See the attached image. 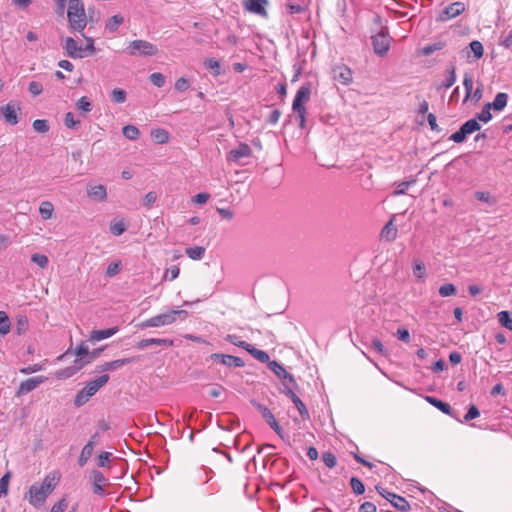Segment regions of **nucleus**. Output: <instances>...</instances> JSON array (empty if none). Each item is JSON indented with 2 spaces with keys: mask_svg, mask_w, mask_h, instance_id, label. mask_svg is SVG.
<instances>
[{
  "mask_svg": "<svg viewBox=\"0 0 512 512\" xmlns=\"http://www.w3.org/2000/svg\"><path fill=\"white\" fill-rule=\"evenodd\" d=\"M56 481L54 477L46 476L42 483H35L29 489V502L33 506H41L47 496L54 490Z\"/></svg>",
  "mask_w": 512,
  "mask_h": 512,
  "instance_id": "nucleus-1",
  "label": "nucleus"
},
{
  "mask_svg": "<svg viewBox=\"0 0 512 512\" xmlns=\"http://www.w3.org/2000/svg\"><path fill=\"white\" fill-rule=\"evenodd\" d=\"M187 315L185 310H171L145 320L140 326L142 328L167 326L173 324L178 319H186Z\"/></svg>",
  "mask_w": 512,
  "mask_h": 512,
  "instance_id": "nucleus-2",
  "label": "nucleus"
},
{
  "mask_svg": "<svg viewBox=\"0 0 512 512\" xmlns=\"http://www.w3.org/2000/svg\"><path fill=\"white\" fill-rule=\"evenodd\" d=\"M67 16L72 29L81 31L85 28L87 23L86 14L80 0H69Z\"/></svg>",
  "mask_w": 512,
  "mask_h": 512,
  "instance_id": "nucleus-3",
  "label": "nucleus"
},
{
  "mask_svg": "<svg viewBox=\"0 0 512 512\" xmlns=\"http://www.w3.org/2000/svg\"><path fill=\"white\" fill-rule=\"evenodd\" d=\"M310 94V84H304L298 89L293 100L292 109L296 114L297 119L299 120V126L301 128L305 127L306 108L304 106V103L309 101Z\"/></svg>",
  "mask_w": 512,
  "mask_h": 512,
  "instance_id": "nucleus-4",
  "label": "nucleus"
},
{
  "mask_svg": "<svg viewBox=\"0 0 512 512\" xmlns=\"http://www.w3.org/2000/svg\"><path fill=\"white\" fill-rule=\"evenodd\" d=\"M108 380L109 375L104 374L97 379L89 381L86 386L77 393L74 400L75 406L81 407L84 405L90 397L95 395L97 391L108 382Z\"/></svg>",
  "mask_w": 512,
  "mask_h": 512,
  "instance_id": "nucleus-5",
  "label": "nucleus"
},
{
  "mask_svg": "<svg viewBox=\"0 0 512 512\" xmlns=\"http://www.w3.org/2000/svg\"><path fill=\"white\" fill-rule=\"evenodd\" d=\"M372 46L377 55H385L390 48L391 37L389 36L387 27L381 29L371 36Z\"/></svg>",
  "mask_w": 512,
  "mask_h": 512,
  "instance_id": "nucleus-6",
  "label": "nucleus"
},
{
  "mask_svg": "<svg viewBox=\"0 0 512 512\" xmlns=\"http://www.w3.org/2000/svg\"><path fill=\"white\" fill-rule=\"evenodd\" d=\"M252 155V149L246 143H240L236 148L231 149L227 156L226 160L229 163L241 164L244 165L247 163V159H249Z\"/></svg>",
  "mask_w": 512,
  "mask_h": 512,
  "instance_id": "nucleus-7",
  "label": "nucleus"
},
{
  "mask_svg": "<svg viewBox=\"0 0 512 512\" xmlns=\"http://www.w3.org/2000/svg\"><path fill=\"white\" fill-rule=\"evenodd\" d=\"M480 129L481 126L477 119H469L468 121L461 125L458 131H456L449 137V140L455 143H462L465 141L467 135L479 131Z\"/></svg>",
  "mask_w": 512,
  "mask_h": 512,
  "instance_id": "nucleus-8",
  "label": "nucleus"
},
{
  "mask_svg": "<svg viewBox=\"0 0 512 512\" xmlns=\"http://www.w3.org/2000/svg\"><path fill=\"white\" fill-rule=\"evenodd\" d=\"M65 49L67 54L72 58H83L93 51V41L88 39L85 47L78 46L72 38H67L65 41Z\"/></svg>",
  "mask_w": 512,
  "mask_h": 512,
  "instance_id": "nucleus-9",
  "label": "nucleus"
},
{
  "mask_svg": "<svg viewBox=\"0 0 512 512\" xmlns=\"http://www.w3.org/2000/svg\"><path fill=\"white\" fill-rule=\"evenodd\" d=\"M128 51L134 56H152L158 52V48L152 43L144 40H135L128 46Z\"/></svg>",
  "mask_w": 512,
  "mask_h": 512,
  "instance_id": "nucleus-10",
  "label": "nucleus"
},
{
  "mask_svg": "<svg viewBox=\"0 0 512 512\" xmlns=\"http://www.w3.org/2000/svg\"><path fill=\"white\" fill-rule=\"evenodd\" d=\"M376 490L381 496L387 499L392 504L393 507H395L399 511L406 512L410 510L411 506L404 497L389 492L381 486H376Z\"/></svg>",
  "mask_w": 512,
  "mask_h": 512,
  "instance_id": "nucleus-11",
  "label": "nucleus"
},
{
  "mask_svg": "<svg viewBox=\"0 0 512 512\" xmlns=\"http://www.w3.org/2000/svg\"><path fill=\"white\" fill-rule=\"evenodd\" d=\"M252 405L256 408V410L261 414L263 419L266 421V423L270 426L271 429L274 430L276 434H278L281 438H283L282 435V428L277 422L274 414L272 411L266 407L265 405L258 403L256 401H252Z\"/></svg>",
  "mask_w": 512,
  "mask_h": 512,
  "instance_id": "nucleus-12",
  "label": "nucleus"
},
{
  "mask_svg": "<svg viewBox=\"0 0 512 512\" xmlns=\"http://www.w3.org/2000/svg\"><path fill=\"white\" fill-rule=\"evenodd\" d=\"M465 11V4L463 2H453L448 5L437 17L438 22H444L449 19L455 18Z\"/></svg>",
  "mask_w": 512,
  "mask_h": 512,
  "instance_id": "nucleus-13",
  "label": "nucleus"
},
{
  "mask_svg": "<svg viewBox=\"0 0 512 512\" xmlns=\"http://www.w3.org/2000/svg\"><path fill=\"white\" fill-rule=\"evenodd\" d=\"M332 76L335 81L342 85H349L353 81V72L349 66H334Z\"/></svg>",
  "mask_w": 512,
  "mask_h": 512,
  "instance_id": "nucleus-14",
  "label": "nucleus"
},
{
  "mask_svg": "<svg viewBox=\"0 0 512 512\" xmlns=\"http://www.w3.org/2000/svg\"><path fill=\"white\" fill-rule=\"evenodd\" d=\"M282 392L286 396H288L291 399V401L294 403V405L296 406L302 419H304V420L309 419L310 415H309L308 409L306 408V405L297 396V394L294 392V390L284 383V389Z\"/></svg>",
  "mask_w": 512,
  "mask_h": 512,
  "instance_id": "nucleus-15",
  "label": "nucleus"
},
{
  "mask_svg": "<svg viewBox=\"0 0 512 512\" xmlns=\"http://www.w3.org/2000/svg\"><path fill=\"white\" fill-rule=\"evenodd\" d=\"M268 368L275 373V375L282 379V380H288L293 382V386H296V381L292 374L288 373L286 369L283 367L282 364L279 362L273 360L272 362H269Z\"/></svg>",
  "mask_w": 512,
  "mask_h": 512,
  "instance_id": "nucleus-16",
  "label": "nucleus"
},
{
  "mask_svg": "<svg viewBox=\"0 0 512 512\" xmlns=\"http://www.w3.org/2000/svg\"><path fill=\"white\" fill-rule=\"evenodd\" d=\"M268 4L267 0H248L245 3V8L254 14L266 17L267 11H266V5Z\"/></svg>",
  "mask_w": 512,
  "mask_h": 512,
  "instance_id": "nucleus-17",
  "label": "nucleus"
},
{
  "mask_svg": "<svg viewBox=\"0 0 512 512\" xmlns=\"http://www.w3.org/2000/svg\"><path fill=\"white\" fill-rule=\"evenodd\" d=\"M44 380L45 378L43 376H37L27 379L20 384L18 393L27 394L36 389L41 383L44 382Z\"/></svg>",
  "mask_w": 512,
  "mask_h": 512,
  "instance_id": "nucleus-18",
  "label": "nucleus"
},
{
  "mask_svg": "<svg viewBox=\"0 0 512 512\" xmlns=\"http://www.w3.org/2000/svg\"><path fill=\"white\" fill-rule=\"evenodd\" d=\"M0 113L9 124L15 125L18 123V115L14 104L8 103L2 106Z\"/></svg>",
  "mask_w": 512,
  "mask_h": 512,
  "instance_id": "nucleus-19",
  "label": "nucleus"
},
{
  "mask_svg": "<svg viewBox=\"0 0 512 512\" xmlns=\"http://www.w3.org/2000/svg\"><path fill=\"white\" fill-rule=\"evenodd\" d=\"M118 327H112L104 330H93L90 333L89 340L91 342H98L107 339L118 332Z\"/></svg>",
  "mask_w": 512,
  "mask_h": 512,
  "instance_id": "nucleus-20",
  "label": "nucleus"
},
{
  "mask_svg": "<svg viewBox=\"0 0 512 512\" xmlns=\"http://www.w3.org/2000/svg\"><path fill=\"white\" fill-rule=\"evenodd\" d=\"M132 362V359L130 358H124V359H118V360H114V361H111V362H106L100 366L97 367V372H104V371H114V370H117L119 368H121L122 366L126 365V364H129Z\"/></svg>",
  "mask_w": 512,
  "mask_h": 512,
  "instance_id": "nucleus-21",
  "label": "nucleus"
},
{
  "mask_svg": "<svg viewBox=\"0 0 512 512\" xmlns=\"http://www.w3.org/2000/svg\"><path fill=\"white\" fill-rule=\"evenodd\" d=\"M93 478V492L97 495H102L104 492L103 485L107 483V478L97 470L92 472Z\"/></svg>",
  "mask_w": 512,
  "mask_h": 512,
  "instance_id": "nucleus-22",
  "label": "nucleus"
},
{
  "mask_svg": "<svg viewBox=\"0 0 512 512\" xmlns=\"http://www.w3.org/2000/svg\"><path fill=\"white\" fill-rule=\"evenodd\" d=\"M483 45L480 41L474 40L469 46L466 48V56L467 58L471 57V53L473 54V60L476 61L483 56Z\"/></svg>",
  "mask_w": 512,
  "mask_h": 512,
  "instance_id": "nucleus-23",
  "label": "nucleus"
},
{
  "mask_svg": "<svg viewBox=\"0 0 512 512\" xmlns=\"http://www.w3.org/2000/svg\"><path fill=\"white\" fill-rule=\"evenodd\" d=\"M151 345H163V346H172L173 341L169 339H159V338H148L141 340L137 347L139 349H145Z\"/></svg>",
  "mask_w": 512,
  "mask_h": 512,
  "instance_id": "nucleus-24",
  "label": "nucleus"
},
{
  "mask_svg": "<svg viewBox=\"0 0 512 512\" xmlns=\"http://www.w3.org/2000/svg\"><path fill=\"white\" fill-rule=\"evenodd\" d=\"M87 193L89 197L98 201H103L107 197V191L103 185L89 186Z\"/></svg>",
  "mask_w": 512,
  "mask_h": 512,
  "instance_id": "nucleus-25",
  "label": "nucleus"
},
{
  "mask_svg": "<svg viewBox=\"0 0 512 512\" xmlns=\"http://www.w3.org/2000/svg\"><path fill=\"white\" fill-rule=\"evenodd\" d=\"M425 400L429 404H431L434 407H436L437 409H439L444 414L452 415V408H451L450 404H448L440 399H437L435 397H432V396H426Z\"/></svg>",
  "mask_w": 512,
  "mask_h": 512,
  "instance_id": "nucleus-26",
  "label": "nucleus"
},
{
  "mask_svg": "<svg viewBox=\"0 0 512 512\" xmlns=\"http://www.w3.org/2000/svg\"><path fill=\"white\" fill-rule=\"evenodd\" d=\"M507 101H508V94L504 93V92H499L495 96L493 102L488 103V104L494 111H502L506 107Z\"/></svg>",
  "mask_w": 512,
  "mask_h": 512,
  "instance_id": "nucleus-27",
  "label": "nucleus"
},
{
  "mask_svg": "<svg viewBox=\"0 0 512 512\" xmlns=\"http://www.w3.org/2000/svg\"><path fill=\"white\" fill-rule=\"evenodd\" d=\"M95 442L88 441V443L83 447L81 454L78 459V464L82 467L84 466L88 459L92 456L94 450Z\"/></svg>",
  "mask_w": 512,
  "mask_h": 512,
  "instance_id": "nucleus-28",
  "label": "nucleus"
},
{
  "mask_svg": "<svg viewBox=\"0 0 512 512\" xmlns=\"http://www.w3.org/2000/svg\"><path fill=\"white\" fill-rule=\"evenodd\" d=\"M381 236L388 241H393L397 237V228L393 225V221L390 220L382 229Z\"/></svg>",
  "mask_w": 512,
  "mask_h": 512,
  "instance_id": "nucleus-29",
  "label": "nucleus"
},
{
  "mask_svg": "<svg viewBox=\"0 0 512 512\" xmlns=\"http://www.w3.org/2000/svg\"><path fill=\"white\" fill-rule=\"evenodd\" d=\"M74 354L76 355L75 363L80 364V366H85V359L89 355L88 346L84 343H81L76 349Z\"/></svg>",
  "mask_w": 512,
  "mask_h": 512,
  "instance_id": "nucleus-30",
  "label": "nucleus"
},
{
  "mask_svg": "<svg viewBox=\"0 0 512 512\" xmlns=\"http://www.w3.org/2000/svg\"><path fill=\"white\" fill-rule=\"evenodd\" d=\"M81 368H83V366H80V364L74 362V365L72 367H67V368L58 370L55 373V375L59 379H67V378L73 376Z\"/></svg>",
  "mask_w": 512,
  "mask_h": 512,
  "instance_id": "nucleus-31",
  "label": "nucleus"
},
{
  "mask_svg": "<svg viewBox=\"0 0 512 512\" xmlns=\"http://www.w3.org/2000/svg\"><path fill=\"white\" fill-rule=\"evenodd\" d=\"M446 46V43L444 41H437L433 44L426 45L422 49L418 51L419 54L429 56L435 51L442 50Z\"/></svg>",
  "mask_w": 512,
  "mask_h": 512,
  "instance_id": "nucleus-32",
  "label": "nucleus"
},
{
  "mask_svg": "<svg viewBox=\"0 0 512 512\" xmlns=\"http://www.w3.org/2000/svg\"><path fill=\"white\" fill-rule=\"evenodd\" d=\"M248 353L251 354L255 359H257L261 363H267L269 366L270 356L266 351L259 350L253 346L248 349Z\"/></svg>",
  "mask_w": 512,
  "mask_h": 512,
  "instance_id": "nucleus-33",
  "label": "nucleus"
},
{
  "mask_svg": "<svg viewBox=\"0 0 512 512\" xmlns=\"http://www.w3.org/2000/svg\"><path fill=\"white\" fill-rule=\"evenodd\" d=\"M61 67L64 68L69 73V75H67L68 76L67 77V85L69 87H73L81 82V74H78V73L73 74L74 66H61Z\"/></svg>",
  "mask_w": 512,
  "mask_h": 512,
  "instance_id": "nucleus-34",
  "label": "nucleus"
},
{
  "mask_svg": "<svg viewBox=\"0 0 512 512\" xmlns=\"http://www.w3.org/2000/svg\"><path fill=\"white\" fill-rule=\"evenodd\" d=\"M53 211H54V206L51 202L43 201L40 204L39 213L43 219H45V220L50 219L52 217Z\"/></svg>",
  "mask_w": 512,
  "mask_h": 512,
  "instance_id": "nucleus-35",
  "label": "nucleus"
},
{
  "mask_svg": "<svg viewBox=\"0 0 512 512\" xmlns=\"http://www.w3.org/2000/svg\"><path fill=\"white\" fill-rule=\"evenodd\" d=\"M497 316L499 323L503 327L512 330V314L509 311H501Z\"/></svg>",
  "mask_w": 512,
  "mask_h": 512,
  "instance_id": "nucleus-36",
  "label": "nucleus"
},
{
  "mask_svg": "<svg viewBox=\"0 0 512 512\" xmlns=\"http://www.w3.org/2000/svg\"><path fill=\"white\" fill-rule=\"evenodd\" d=\"M11 324L8 315L4 311H0V334L6 335L10 332Z\"/></svg>",
  "mask_w": 512,
  "mask_h": 512,
  "instance_id": "nucleus-37",
  "label": "nucleus"
},
{
  "mask_svg": "<svg viewBox=\"0 0 512 512\" xmlns=\"http://www.w3.org/2000/svg\"><path fill=\"white\" fill-rule=\"evenodd\" d=\"M124 22V18L121 15H114L111 17L107 24L106 29H108L110 32H115L119 26Z\"/></svg>",
  "mask_w": 512,
  "mask_h": 512,
  "instance_id": "nucleus-38",
  "label": "nucleus"
},
{
  "mask_svg": "<svg viewBox=\"0 0 512 512\" xmlns=\"http://www.w3.org/2000/svg\"><path fill=\"white\" fill-rule=\"evenodd\" d=\"M123 135L129 140H136L139 137V129L134 125H126L122 129Z\"/></svg>",
  "mask_w": 512,
  "mask_h": 512,
  "instance_id": "nucleus-39",
  "label": "nucleus"
},
{
  "mask_svg": "<svg viewBox=\"0 0 512 512\" xmlns=\"http://www.w3.org/2000/svg\"><path fill=\"white\" fill-rule=\"evenodd\" d=\"M321 459L328 468H334L337 464L336 456L331 451L323 452Z\"/></svg>",
  "mask_w": 512,
  "mask_h": 512,
  "instance_id": "nucleus-40",
  "label": "nucleus"
},
{
  "mask_svg": "<svg viewBox=\"0 0 512 512\" xmlns=\"http://www.w3.org/2000/svg\"><path fill=\"white\" fill-rule=\"evenodd\" d=\"M204 248L200 246L190 247L186 249V254L193 260H200L204 255Z\"/></svg>",
  "mask_w": 512,
  "mask_h": 512,
  "instance_id": "nucleus-41",
  "label": "nucleus"
},
{
  "mask_svg": "<svg viewBox=\"0 0 512 512\" xmlns=\"http://www.w3.org/2000/svg\"><path fill=\"white\" fill-rule=\"evenodd\" d=\"M457 293V289L454 284L447 283L439 288V294L442 297L454 296Z\"/></svg>",
  "mask_w": 512,
  "mask_h": 512,
  "instance_id": "nucleus-42",
  "label": "nucleus"
},
{
  "mask_svg": "<svg viewBox=\"0 0 512 512\" xmlns=\"http://www.w3.org/2000/svg\"><path fill=\"white\" fill-rule=\"evenodd\" d=\"M491 109L492 108L488 103L485 104V106L482 108L481 112L477 114L475 119H477V121L479 120L484 123L489 122L492 119V114L490 112Z\"/></svg>",
  "mask_w": 512,
  "mask_h": 512,
  "instance_id": "nucleus-43",
  "label": "nucleus"
},
{
  "mask_svg": "<svg viewBox=\"0 0 512 512\" xmlns=\"http://www.w3.org/2000/svg\"><path fill=\"white\" fill-rule=\"evenodd\" d=\"M463 85H464L465 92H466L464 101H466L470 97L472 90H473V76L471 74L465 73L464 79H463Z\"/></svg>",
  "mask_w": 512,
  "mask_h": 512,
  "instance_id": "nucleus-44",
  "label": "nucleus"
},
{
  "mask_svg": "<svg viewBox=\"0 0 512 512\" xmlns=\"http://www.w3.org/2000/svg\"><path fill=\"white\" fill-rule=\"evenodd\" d=\"M226 341L231 342L235 346L241 347L248 352V349L252 346L246 341L240 340V338L236 335H226Z\"/></svg>",
  "mask_w": 512,
  "mask_h": 512,
  "instance_id": "nucleus-45",
  "label": "nucleus"
},
{
  "mask_svg": "<svg viewBox=\"0 0 512 512\" xmlns=\"http://www.w3.org/2000/svg\"><path fill=\"white\" fill-rule=\"evenodd\" d=\"M416 183V179H411V180H408V181H403L401 183H399L396 187V190L393 192V195H403L405 194L406 190L413 186L414 184Z\"/></svg>",
  "mask_w": 512,
  "mask_h": 512,
  "instance_id": "nucleus-46",
  "label": "nucleus"
},
{
  "mask_svg": "<svg viewBox=\"0 0 512 512\" xmlns=\"http://www.w3.org/2000/svg\"><path fill=\"white\" fill-rule=\"evenodd\" d=\"M350 485H351V488L353 490V492L357 495H361L364 493L365 491V486L364 484L362 483V481L360 479H358L357 477H352L350 479Z\"/></svg>",
  "mask_w": 512,
  "mask_h": 512,
  "instance_id": "nucleus-47",
  "label": "nucleus"
},
{
  "mask_svg": "<svg viewBox=\"0 0 512 512\" xmlns=\"http://www.w3.org/2000/svg\"><path fill=\"white\" fill-rule=\"evenodd\" d=\"M64 124L70 129H78L80 126V121L75 119L72 112H68L65 114Z\"/></svg>",
  "mask_w": 512,
  "mask_h": 512,
  "instance_id": "nucleus-48",
  "label": "nucleus"
},
{
  "mask_svg": "<svg viewBox=\"0 0 512 512\" xmlns=\"http://www.w3.org/2000/svg\"><path fill=\"white\" fill-rule=\"evenodd\" d=\"M426 268L422 261L415 260L413 265V273L418 279H422L425 276Z\"/></svg>",
  "mask_w": 512,
  "mask_h": 512,
  "instance_id": "nucleus-49",
  "label": "nucleus"
},
{
  "mask_svg": "<svg viewBox=\"0 0 512 512\" xmlns=\"http://www.w3.org/2000/svg\"><path fill=\"white\" fill-rule=\"evenodd\" d=\"M372 348L381 356L387 357L388 350L384 347L383 343L378 338H373L371 342Z\"/></svg>",
  "mask_w": 512,
  "mask_h": 512,
  "instance_id": "nucleus-50",
  "label": "nucleus"
},
{
  "mask_svg": "<svg viewBox=\"0 0 512 512\" xmlns=\"http://www.w3.org/2000/svg\"><path fill=\"white\" fill-rule=\"evenodd\" d=\"M112 100L115 103H124L126 101L127 94L123 89L115 88L111 93Z\"/></svg>",
  "mask_w": 512,
  "mask_h": 512,
  "instance_id": "nucleus-51",
  "label": "nucleus"
},
{
  "mask_svg": "<svg viewBox=\"0 0 512 512\" xmlns=\"http://www.w3.org/2000/svg\"><path fill=\"white\" fill-rule=\"evenodd\" d=\"M33 129L39 133H46L49 130V124L47 120L37 119L32 124Z\"/></svg>",
  "mask_w": 512,
  "mask_h": 512,
  "instance_id": "nucleus-52",
  "label": "nucleus"
},
{
  "mask_svg": "<svg viewBox=\"0 0 512 512\" xmlns=\"http://www.w3.org/2000/svg\"><path fill=\"white\" fill-rule=\"evenodd\" d=\"M31 260L42 269L46 268L49 263L48 257L44 254H33Z\"/></svg>",
  "mask_w": 512,
  "mask_h": 512,
  "instance_id": "nucleus-53",
  "label": "nucleus"
},
{
  "mask_svg": "<svg viewBox=\"0 0 512 512\" xmlns=\"http://www.w3.org/2000/svg\"><path fill=\"white\" fill-rule=\"evenodd\" d=\"M244 360L241 357L226 354V366L243 367Z\"/></svg>",
  "mask_w": 512,
  "mask_h": 512,
  "instance_id": "nucleus-54",
  "label": "nucleus"
},
{
  "mask_svg": "<svg viewBox=\"0 0 512 512\" xmlns=\"http://www.w3.org/2000/svg\"><path fill=\"white\" fill-rule=\"evenodd\" d=\"M152 138L157 142V143H165L168 141V133L163 130V129H157L155 131L152 132Z\"/></svg>",
  "mask_w": 512,
  "mask_h": 512,
  "instance_id": "nucleus-55",
  "label": "nucleus"
},
{
  "mask_svg": "<svg viewBox=\"0 0 512 512\" xmlns=\"http://www.w3.org/2000/svg\"><path fill=\"white\" fill-rule=\"evenodd\" d=\"M120 271H121V262L120 261L112 262L108 265V267L106 269V276L114 277Z\"/></svg>",
  "mask_w": 512,
  "mask_h": 512,
  "instance_id": "nucleus-56",
  "label": "nucleus"
},
{
  "mask_svg": "<svg viewBox=\"0 0 512 512\" xmlns=\"http://www.w3.org/2000/svg\"><path fill=\"white\" fill-rule=\"evenodd\" d=\"M76 106L79 110L83 112H90L92 110V103L88 100L87 97H81L77 103Z\"/></svg>",
  "mask_w": 512,
  "mask_h": 512,
  "instance_id": "nucleus-57",
  "label": "nucleus"
},
{
  "mask_svg": "<svg viewBox=\"0 0 512 512\" xmlns=\"http://www.w3.org/2000/svg\"><path fill=\"white\" fill-rule=\"evenodd\" d=\"M455 81H456L455 69L452 68L449 71V74L446 77L445 81L442 83V85L437 87V90H439L441 87L448 89L455 83Z\"/></svg>",
  "mask_w": 512,
  "mask_h": 512,
  "instance_id": "nucleus-58",
  "label": "nucleus"
},
{
  "mask_svg": "<svg viewBox=\"0 0 512 512\" xmlns=\"http://www.w3.org/2000/svg\"><path fill=\"white\" fill-rule=\"evenodd\" d=\"M479 415H480L479 409L474 404H472V405H470L467 413L465 414L464 420L471 421V420L479 417Z\"/></svg>",
  "mask_w": 512,
  "mask_h": 512,
  "instance_id": "nucleus-59",
  "label": "nucleus"
},
{
  "mask_svg": "<svg viewBox=\"0 0 512 512\" xmlns=\"http://www.w3.org/2000/svg\"><path fill=\"white\" fill-rule=\"evenodd\" d=\"M9 480H10V473H6L0 479V497L5 496L7 494Z\"/></svg>",
  "mask_w": 512,
  "mask_h": 512,
  "instance_id": "nucleus-60",
  "label": "nucleus"
},
{
  "mask_svg": "<svg viewBox=\"0 0 512 512\" xmlns=\"http://www.w3.org/2000/svg\"><path fill=\"white\" fill-rule=\"evenodd\" d=\"M28 90L29 92L34 95V96H38L42 93L43 91V86L41 83L39 82H36V81H32L29 86H28Z\"/></svg>",
  "mask_w": 512,
  "mask_h": 512,
  "instance_id": "nucleus-61",
  "label": "nucleus"
},
{
  "mask_svg": "<svg viewBox=\"0 0 512 512\" xmlns=\"http://www.w3.org/2000/svg\"><path fill=\"white\" fill-rule=\"evenodd\" d=\"M68 507V502L65 498L60 499L55 503L50 512H64Z\"/></svg>",
  "mask_w": 512,
  "mask_h": 512,
  "instance_id": "nucleus-62",
  "label": "nucleus"
},
{
  "mask_svg": "<svg viewBox=\"0 0 512 512\" xmlns=\"http://www.w3.org/2000/svg\"><path fill=\"white\" fill-rule=\"evenodd\" d=\"M150 80L157 87H162L165 84V77L161 73L151 74Z\"/></svg>",
  "mask_w": 512,
  "mask_h": 512,
  "instance_id": "nucleus-63",
  "label": "nucleus"
},
{
  "mask_svg": "<svg viewBox=\"0 0 512 512\" xmlns=\"http://www.w3.org/2000/svg\"><path fill=\"white\" fill-rule=\"evenodd\" d=\"M376 505L372 502H364L359 507V512H376Z\"/></svg>",
  "mask_w": 512,
  "mask_h": 512,
  "instance_id": "nucleus-64",
  "label": "nucleus"
}]
</instances>
